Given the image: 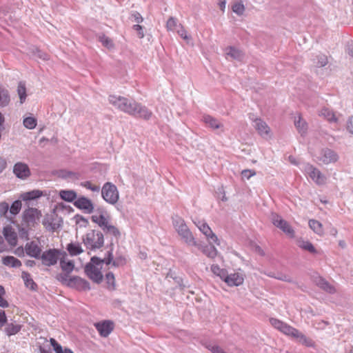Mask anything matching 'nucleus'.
Here are the masks:
<instances>
[{"mask_svg":"<svg viewBox=\"0 0 353 353\" xmlns=\"http://www.w3.org/2000/svg\"><path fill=\"white\" fill-rule=\"evenodd\" d=\"M271 325L279 330L283 334L291 336L295 339H296L297 341L300 343L307 346L312 347L314 345V342L312 339L307 338L299 330L295 328L288 325V324L279 321L276 319H271L270 320Z\"/></svg>","mask_w":353,"mask_h":353,"instance_id":"1","label":"nucleus"},{"mask_svg":"<svg viewBox=\"0 0 353 353\" xmlns=\"http://www.w3.org/2000/svg\"><path fill=\"white\" fill-rule=\"evenodd\" d=\"M112 254L108 252V257L103 260H100L99 258L92 257L91 262L86 265L85 271L88 276L94 282L99 283L103 279V274L101 273V268L103 263H105L109 265L112 261Z\"/></svg>","mask_w":353,"mask_h":353,"instance_id":"2","label":"nucleus"},{"mask_svg":"<svg viewBox=\"0 0 353 353\" xmlns=\"http://www.w3.org/2000/svg\"><path fill=\"white\" fill-rule=\"evenodd\" d=\"M42 216L41 212L34 208H28L22 214L21 229L19 230L22 236L28 237V231L37 225Z\"/></svg>","mask_w":353,"mask_h":353,"instance_id":"3","label":"nucleus"},{"mask_svg":"<svg viewBox=\"0 0 353 353\" xmlns=\"http://www.w3.org/2000/svg\"><path fill=\"white\" fill-rule=\"evenodd\" d=\"M172 223L176 232L186 244L188 245H197V243L192 232L182 218L178 216L173 217Z\"/></svg>","mask_w":353,"mask_h":353,"instance_id":"4","label":"nucleus"},{"mask_svg":"<svg viewBox=\"0 0 353 353\" xmlns=\"http://www.w3.org/2000/svg\"><path fill=\"white\" fill-rule=\"evenodd\" d=\"M82 241L88 249L95 250L103 246L104 236L101 232L90 230L82 236Z\"/></svg>","mask_w":353,"mask_h":353,"instance_id":"5","label":"nucleus"},{"mask_svg":"<svg viewBox=\"0 0 353 353\" xmlns=\"http://www.w3.org/2000/svg\"><path fill=\"white\" fill-rule=\"evenodd\" d=\"M300 168L316 185H323L327 183V177L314 165L310 163H303Z\"/></svg>","mask_w":353,"mask_h":353,"instance_id":"6","label":"nucleus"},{"mask_svg":"<svg viewBox=\"0 0 353 353\" xmlns=\"http://www.w3.org/2000/svg\"><path fill=\"white\" fill-rule=\"evenodd\" d=\"M101 196L105 202L114 205L119 199V192L117 186L110 182L104 183L101 188Z\"/></svg>","mask_w":353,"mask_h":353,"instance_id":"7","label":"nucleus"},{"mask_svg":"<svg viewBox=\"0 0 353 353\" xmlns=\"http://www.w3.org/2000/svg\"><path fill=\"white\" fill-rule=\"evenodd\" d=\"M92 213V221L102 230L110 222V216L104 208L99 207Z\"/></svg>","mask_w":353,"mask_h":353,"instance_id":"8","label":"nucleus"},{"mask_svg":"<svg viewBox=\"0 0 353 353\" xmlns=\"http://www.w3.org/2000/svg\"><path fill=\"white\" fill-rule=\"evenodd\" d=\"M62 253L57 249H49L41 254L40 257L41 263L46 266H52L55 265L60 259Z\"/></svg>","mask_w":353,"mask_h":353,"instance_id":"9","label":"nucleus"},{"mask_svg":"<svg viewBox=\"0 0 353 353\" xmlns=\"http://www.w3.org/2000/svg\"><path fill=\"white\" fill-rule=\"evenodd\" d=\"M194 223L198 229L205 235L209 244L220 245L218 237L205 221L199 220L194 221Z\"/></svg>","mask_w":353,"mask_h":353,"instance_id":"10","label":"nucleus"},{"mask_svg":"<svg viewBox=\"0 0 353 353\" xmlns=\"http://www.w3.org/2000/svg\"><path fill=\"white\" fill-rule=\"evenodd\" d=\"M271 220L274 225L281 229L289 237H294V231L291 225L281 216L276 214H272Z\"/></svg>","mask_w":353,"mask_h":353,"instance_id":"11","label":"nucleus"},{"mask_svg":"<svg viewBox=\"0 0 353 353\" xmlns=\"http://www.w3.org/2000/svg\"><path fill=\"white\" fill-rule=\"evenodd\" d=\"M245 280L244 272L239 270L236 272L226 274L224 279V282L230 287L239 286L241 285Z\"/></svg>","mask_w":353,"mask_h":353,"instance_id":"12","label":"nucleus"},{"mask_svg":"<svg viewBox=\"0 0 353 353\" xmlns=\"http://www.w3.org/2000/svg\"><path fill=\"white\" fill-rule=\"evenodd\" d=\"M15 176L21 180H26L31 175V171L29 166L23 162H17L12 170Z\"/></svg>","mask_w":353,"mask_h":353,"instance_id":"13","label":"nucleus"},{"mask_svg":"<svg viewBox=\"0 0 353 353\" xmlns=\"http://www.w3.org/2000/svg\"><path fill=\"white\" fill-rule=\"evenodd\" d=\"M318 159L323 164L328 165L336 163L339 160V155L330 148H324L321 150Z\"/></svg>","mask_w":353,"mask_h":353,"instance_id":"14","label":"nucleus"},{"mask_svg":"<svg viewBox=\"0 0 353 353\" xmlns=\"http://www.w3.org/2000/svg\"><path fill=\"white\" fill-rule=\"evenodd\" d=\"M74 205L88 214L92 213L94 209L92 201L85 196L77 198L74 202Z\"/></svg>","mask_w":353,"mask_h":353,"instance_id":"15","label":"nucleus"},{"mask_svg":"<svg viewBox=\"0 0 353 353\" xmlns=\"http://www.w3.org/2000/svg\"><path fill=\"white\" fill-rule=\"evenodd\" d=\"M253 122L254 127L263 139H268L272 137L270 128L265 121L261 119L256 118Z\"/></svg>","mask_w":353,"mask_h":353,"instance_id":"16","label":"nucleus"},{"mask_svg":"<svg viewBox=\"0 0 353 353\" xmlns=\"http://www.w3.org/2000/svg\"><path fill=\"white\" fill-rule=\"evenodd\" d=\"M25 251L30 257L39 259L41 254V248L39 241L28 242L25 245Z\"/></svg>","mask_w":353,"mask_h":353,"instance_id":"17","label":"nucleus"},{"mask_svg":"<svg viewBox=\"0 0 353 353\" xmlns=\"http://www.w3.org/2000/svg\"><path fill=\"white\" fill-rule=\"evenodd\" d=\"M225 54L228 60L242 61L244 57L241 50L232 46L227 47L225 49Z\"/></svg>","mask_w":353,"mask_h":353,"instance_id":"18","label":"nucleus"},{"mask_svg":"<svg viewBox=\"0 0 353 353\" xmlns=\"http://www.w3.org/2000/svg\"><path fill=\"white\" fill-rule=\"evenodd\" d=\"M95 327L100 335L103 337H107L114 328L113 323L109 321L97 323Z\"/></svg>","mask_w":353,"mask_h":353,"instance_id":"19","label":"nucleus"},{"mask_svg":"<svg viewBox=\"0 0 353 353\" xmlns=\"http://www.w3.org/2000/svg\"><path fill=\"white\" fill-rule=\"evenodd\" d=\"M3 235L8 243L11 246H15L17 243V234L10 226L3 228Z\"/></svg>","mask_w":353,"mask_h":353,"instance_id":"20","label":"nucleus"},{"mask_svg":"<svg viewBox=\"0 0 353 353\" xmlns=\"http://www.w3.org/2000/svg\"><path fill=\"white\" fill-rule=\"evenodd\" d=\"M43 192L39 190H33L32 191L26 192L22 193L20 195V198L23 201H30L32 200H35L40 198L42 196H44Z\"/></svg>","mask_w":353,"mask_h":353,"instance_id":"21","label":"nucleus"},{"mask_svg":"<svg viewBox=\"0 0 353 353\" xmlns=\"http://www.w3.org/2000/svg\"><path fill=\"white\" fill-rule=\"evenodd\" d=\"M60 265L63 271L66 273H70L72 272L74 268V262L72 260H69L66 257V254L62 253L60 258Z\"/></svg>","mask_w":353,"mask_h":353,"instance_id":"22","label":"nucleus"},{"mask_svg":"<svg viewBox=\"0 0 353 353\" xmlns=\"http://www.w3.org/2000/svg\"><path fill=\"white\" fill-rule=\"evenodd\" d=\"M320 117H323L330 123H337L339 117L336 114L328 108H323L319 113Z\"/></svg>","mask_w":353,"mask_h":353,"instance_id":"23","label":"nucleus"},{"mask_svg":"<svg viewBox=\"0 0 353 353\" xmlns=\"http://www.w3.org/2000/svg\"><path fill=\"white\" fill-rule=\"evenodd\" d=\"M125 97L119 95H110L108 97L109 103L115 108L121 111L123 105H125Z\"/></svg>","mask_w":353,"mask_h":353,"instance_id":"24","label":"nucleus"},{"mask_svg":"<svg viewBox=\"0 0 353 353\" xmlns=\"http://www.w3.org/2000/svg\"><path fill=\"white\" fill-rule=\"evenodd\" d=\"M294 125L301 135H305L307 130V124L305 120L303 119L300 114L294 117Z\"/></svg>","mask_w":353,"mask_h":353,"instance_id":"25","label":"nucleus"},{"mask_svg":"<svg viewBox=\"0 0 353 353\" xmlns=\"http://www.w3.org/2000/svg\"><path fill=\"white\" fill-rule=\"evenodd\" d=\"M196 246L208 258L214 259L217 256V250L215 248L213 244H210L209 245L205 246H202L201 245L197 244Z\"/></svg>","mask_w":353,"mask_h":353,"instance_id":"26","label":"nucleus"},{"mask_svg":"<svg viewBox=\"0 0 353 353\" xmlns=\"http://www.w3.org/2000/svg\"><path fill=\"white\" fill-rule=\"evenodd\" d=\"M152 112L145 106H143L140 103H137V107L133 116H137L144 119H148L150 118Z\"/></svg>","mask_w":353,"mask_h":353,"instance_id":"27","label":"nucleus"},{"mask_svg":"<svg viewBox=\"0 0 353 353\" xmlns=\"http://www.w3.org/2000/svg\"><path fill=\"white\" fill-rule=\"evenodd\" d=\"M124 103L125 105H123L121 111L130 115H134L136 110V107H137V103L134 101L129 100L127 98L125 99V101Z\"/></svg>","mask_w":353,"mask_h":353,"instance_id":"28","label":"nucleus"},{"mask_svg":"<svg viewBox=\"0 0 353 353\" xmlns=\"http://www.w3.org/2000/svg\"><path fill=\"white\" fill-rule=\"evenodd\" d=\"M23 125L26 129L33 130L37 125V119L32 115H24Z\"/></svg>","mask_w":353,"mask_h":353,"instance_id":"29","label":"nucleus"},{"mask_svg":"<svg viewBox=\"0 0 353 353\" xmlns=\"http://www.w3.org/2000/svg\"><path fill=\"white\" fill-rule=\"evenodd\" d=\"M203 122L212 129H218L222 127V124L216 119L210 115L203 117Z\"/></svg>","mask_w":353,"mask_h":353,"instance_id":"30","label":"nucleus"},{"mask_svg":"<svg viewBox=\"0 0 353 353\" xmlns=\"http://www.w3.org/2000/svg\"><path fill=\"white\" fill-rule=\"evenodd\" d=\"M231 8L232 12L238 16H242L245 11V5L241 0L234 1L232 4Z\"/></svg>","mask_w":353,"mask_h":353,"instance_id":"31","label":"nucleus"},{"mask_svg":"<svg viewBox=\"0 0 353 353\" xmlns=\"http://www.w3.org/2000/svg\"><path fill=\"white\" fill-rule=\"evenodd\" d=\"M60 197L68 202H72L75 201L77 198V195L76 192L74 190H61L59 192Z\"/></svg>","mask_w":353,"mask_h":353,"instance_id":"32","label":"nucleus"},{"mask_svg":"<svg viewBox=\"0 0 353 353\" xmlns=\"http://www.w3.org/2000/svg\"><path fill=\"white\" fill-rule=\"evenodd\" d=\"M316 285L325 291L333 294L336 292L334 286L328 283L324 279L319 277L316 280Z\"/></svg>","mask_w":353,"mask_h":353,"instance_id":"33","label":"nucleus"},{"mask_svg":"<svg viewBox=\"0 0 353 353\" xmlns=\"http://www.w3.org/2000/svg\"><path fill=\"white\" fill-rule=\"evenodd\" d=\"M3 265L12 268H18L21 265V262L12 256H5L2 259Z\"/></svg>","mask_w":353,"mask_h":353,"instance_id":"34","label":"nucleus"},{"mask_svg":"<svg viewBox=\"0 0 353 353\" xmlns=\"http://www.w3.org/2000/svg\"><path fill=\"white\" fill-rule=\"evenodd\" d=\"M67 250L71 256H77L83 252L81 245L79 243H70L67 245Z\"/></svg>","mask_w":353,"mask_h":353,"instance_id":"35","label":"nucleus"},{"mask_svg":"<svg viewBox=\"0 0 353 353\" xmlns=\"http://www.w3.org/2000/svg\"><path fill=\"white\" fill-rule=\"evenodd\" d=\"M309 226L318 235L322 236L323 234V225L319 221L311 219L309 221Z\"/></svg>","mask_w":353,"mask_h":353,"instance_id":"36","label":"nucleus"},{"mask_svg":"<svg viewBox=\"0 0 353 353\" xmlns=\"http://www.w3.org/2000/svg\"><path fill=\"white\" fill-rule=\"evenodd\" d=\"M17 94L19 97V101L21 104H23L27 97L26 94V85L23 82H19L17 86Z\"/></svg>","mask_w":353,"mask_h":353,"instance_id":"37","label":"nucleus"},{"mask_svg":"<svg viewBox=\"0 0 353 353\" xmlns=\"http://www.w3.org/2000/svg\"><path fill=\"white\" fill-rule=\"evenodd\" d=\"M211 271L214 275L219 276L221 280L224 281L227 274V271L225 269H222L218 265L214 264L211 266Z\"/></svg>","mask_w":353,"mask_h":353,"instance_id":"38","label":"nucleus"},{"mask_svg":"<svg viewBox=\"0 0 353 353\" xmlns=\"http://www.w3.org/2000/svg\"><path fill=\"white\" fill-rule=\"evenodd\" d=\"M21 277L24 281L26 286L31 290H34L36 284L34 281L32 279L30 274L26 272H23L21 274Z\"/></svg>","mask_w":353,"mask_h":353,"instance_id":"39","label":"nucleus"},{"mask_svg":"<svg viewBox=\"0 0 353 353\" xmlns=\"http://www.w3.org/2000/svg\"><path fill=\"white\" fill-rule=\"evenodd\" d=\"M50 341L56 353H74L70 349H63L61 345H59L54 339H50Z\"/></svg>","mask_w":353,"mask_h":353,"instance_id":"40","label":"nucleus"},{"mask_svg":"<svg viewBox=\"0 0 353 353\" xmlns=\"http://www.w3.org/2000/svg\"><path fill=\"white\" fill-rule=\"evenodd\" d=\"M10 102L9 93L6 90L0 88V106L4 107Z\"/></svg>","mask_w":353,"mask_h":353,"instance_id":"41","label":"nucleus"},{"mask_svg":"<svg viewBox=\"0 0 353 353\" xmlns=\"http://www.w3.org/2000/svg\"><path fill=\"white\" fill-rule=\"evenodd\" d=\"M298 246L303 250L309 251L311 253L316 252V249L310 241L299 240L298 241Z\"/></svg>","mask_w":353,"mask_h":353,"instance_id":"42","label":"nucleus"},{"mask_svg":"<svg viewBox=\"0 0 353 353\" xmlns=\"http://www.w3.org/2000/svg\"><path fill=\"white\" fill-rule=\"evenodd\" d=\"M20 330H21V325H17V324L10 323V324L7 325V326L5 329V332L7 334V335L11 336V335H14V334H16L17 333H18L20 331Z\"/></svg>","mask_w":353,"mask_h":353,"instance_id":"43","label":"nucleus"},{"mask_svg":"<svg viewBox=\"0 0 353 353\" xmlns=\"http://www.w3.org/2000/svg\"><path fill=\"white\" fill-rule=\"evenodd\" d=\"M74 221L76 225L79 228H86L89 225L88 220L79 214H77L74 216Z\"/></svg>","mask_w":353,"mask_h":353,"instance_id":"44","label":"nucleus"},{"mask_svg":"<svg viewBox=\"0 0 353 353\" xmlns=\"http://www.w3.org/2000/svg\"><path fill=\"white\" fill-rule=\"evenodd\" d=\"M103 230L115 237L120 235L119 230L114 225H112L110 222L103 229Z\"/></svg>","mask_w":353,"mask_h":353,"instance_id":"45","label":"nucleus"},{"mask_svg":"<svg viewBox=\"0 0 353 353\" xmlns=\"http://www.w3.org/2000/svg\"><path fill=\"white\" fill-rule=\"evenodd\" d=\"M99 41H101L102 45L103 46H105V48H107L110 50L114 48V45L113 41L111 39H110L109 37H108L105 35L100 36Z\"/></svg>","mask_w":353,"mask_h":353,"instance_id":"46","label":"nucleus"},{"mask_svg":"<svg viewBox=\"0 0 353 353\" xmlns=\"http://www.w3.org/2000/svg\"><path fill=\"white\" fill-rule=\"evenodd\" d=\"M21 201L19 200L14 201L10 208V212L13 215L19 214L21 209Z\"/></svg>","mask_w":353,"mask_h":353,"instance_id":"47","label":"nucleus"},{"mask_svg":"<svg viewBox=\"0 0 353 353\" xmlns=\"http://www.w3.org/2000/svg\"><path fill=\"white\" fill-rule=\"evenodd\" d=\"M179 29L177 30V33L179 35L184 39L188 43H190L192 39L191 37L188 34L187 31L184 29L183 26L181 24L179 25Z\"/></svg>","mask_w":353,"mask_h":353,"instance_id":"48","label":"nucleus"},{"mask_svg":"<svg viewBox=\"0 0 353 353\" xmlns=\"http://www.w3.org/2000/svg\"><path fill=\"white\" fill-rule=\"evenodd\" d=\"M179 27L177 20L174 17H170L166 23V28L168 31H174Z\"/></svg>","mask_w":353,"mask_h":353,"instance_id":"49","label":"nucleus"},{"mask_svg":"<svg viewBox=\"0 0 353 353\" xmlns=\"http://www.w3.org/2000/svg\"><path fill=\"white\" fill-rule=\"evenodd\" d=\"M32 54L37 57V58H39L41 60H43V61H46V60H48V55L41 51L40 50H39L38 48H32Z\"/></svg>","mask_w":353,"mask_h":353,"instance_id":"50","label":"nucleus"},{"mask_svg":"<svg viewBox=\"0 0 353 353\" xmlns=\"http://www.w3.org/2000/svg\"><path fill=\"white\" fill-rule=\"evenodd\" d=\"M314 63L318 67H323L327 63V58L325 54H319Z\"/></svg>","mask_w":353,"mask_h":353,"instance_id":"51","label":"nucleus"},{"mask_svg":"<svg viewBox=\"0 0 353 353\" xmlns=\"http://www.w3.org/2000/svg\"><path fill=\"white\" fill-rule=\"evenodd\" d=\"M81 185L86 189L90 190L91 191L94 192H99L101 190L99 185H94L90 181H85L82 183Z\"/></svg>","mask_w":353,"mask_h":353,"instance_id":"52","label":"nucleus"},{"mask_svg":"<svg viewBox=\"0 0 353 353\" xmlns=\"http://www.w3.org/2000/svg\"><path fill=\"white\" fill-rule=\"evenodd\" d=\"M268 276H269L270 277H273V278L277 279L279 280L284 281L290 282L292 281L290 277H289L287 275L282 274H277L276 275L274 273L270 272V273L268 274Z\"/></svg>","mask_w":353,"mask_h":353,"instance_id":"53","label":"nucleus"},{"mask_svg":"<svg viewBox=\"0 0 353 353\" xmlns=\"http://www.w3.org/2000/svg\"><path fill=\"white\" fill-rule=\"evenodd\" d=\"M4 294V288L1 285H0V307H7L8 306V301L3 298Z\"/></svg>","mask_w":353,"mask_h":353,"instance_id":"54","label":"nucleus"},{"mask_svg":"<svg viewBox=\"0 0 353 353\" xmlns=\"http://www.w3.org/2000/svg\"><path fill=\"white\" fill-rule=\"evenodd\" d=\"M77 284L81 286V288L84 290H90V285L89 283L85 281L84 279H82L79 277H75L74 279Z\"/></svg>","mask_w":353,"mask_h":353,"instance_id":"55","label":"nucleus"},{"mask_svg":"<svg viewBox=\"0 0 353 353\" xmlns=\"http://www.w3.org/2000/svg\"><path fill=\"white\" fill-rule=\"evenodd\" d=\"M255 174V171L252 170H244L241 172V176L243 179H249Z\"/></svg>","mask_w":353,"mask_h":353,"instance_id":"56","label":"nucleus"},{"mask_svg":"<svg viewBox=\"0 0 353 353\" xmlns=\"http://www.w3.org/2000/svg\"><path fill=\"white\" fill-rule=\"evenodd\" d=\"M133 29L137 32V35L140 39L144 37L143 28L139 24L134 25Z\"/></svg>","mask_w":353,"mask_h":353,"instance_id":"57","label":"nucleus"},{"mask_svg":"<svg viewBox=\"0 0 353 353\" xmlns=\"http://www.w3.org/2000/svg\"><path fill=\"white\" fill-rule=\"evenodd\" d=\"M9 210V205L6 202L0 203V215H4Z\"/></svg>","mask_w":353,"mask_h":353,"instance_id":"58","label":"nucleus"},{"mask_svg":"<svg viewBox=\"0 0 353 353\" xmlns=\"http://www.w3.org/2000/svg\"><path fill=\"white\" fill-rule=\"evenodd\" d=\"M207 347L212 353H225L219 346L214 345H209Z\"/></svg>","mask_w":353,"mask_h":353,"instance_id":"59","label":"nucleus"},{"mask_svg":"<svg viewBox=\"0 0 353 353\" xmlns=\"http://www.w3.org/2000/svg\"><path fill=\"white\" fill-rule=\"evenodd\" d=\"M132 18L137 23H140L143 21V19L141 17V15L137 12H134L132 14Z\"/></svg>","mask_w":353,"mask_h":353,"instance_id":"60","label":"nucleus"},{"mask_svg":"<svg viewBox=\"0 0 353 353\" xmlns=\"http://www.w3.org/2000/svg\"><path fill=\"white\" fill-rule=\"evenodd\" d=\"M106 280L108 285L114 286V276L112 273L109 272L106 274Z\"/></svg>","mask_w":353,"mask_h":353,"instance_id":"61","label":"nucleus"},{"mask_svg":"<svg viewBox=\"0 0 353 353\" xmlns=\"http://www.w3.org/2000/svg\"><path fill=\"white\" fill-rule=\"evenodd\" d=\"M7 321L6 316L4 311L0 312V328L6 323Z\"/></svg>","mask_w":353,"mask_h":353,"instance_id":"62","label":"nucleus"},{"mask_svg":"<svg viewBox=\"0 0 353 353\" xmlns=\"http://www.w3.org/2000/svg\"><path fill=\"white\" fill-rule=\"evenodd\" d=\"M347 130L351 134H353V117H351L348 119L347 123Z\"/></svg>","mask_w":353,"mask_h":353,"instance_id":"63","label":"nucleus"},{"mask_svg":"<svg viewBox=\"0 0 353 353\" xmlns=\"http://www.w3.org/2000/svg\"><path fill=\"white\" fill-rule=\"evenodd\" d=\"M25 252H26L25 248H23L22 247H19V248H17L14 251V254L20 257L23 256Z\"/></svg>","mask_w":353,"mask_h":353,"instance_id":"64","label":"nucleus"}]
</instances>
